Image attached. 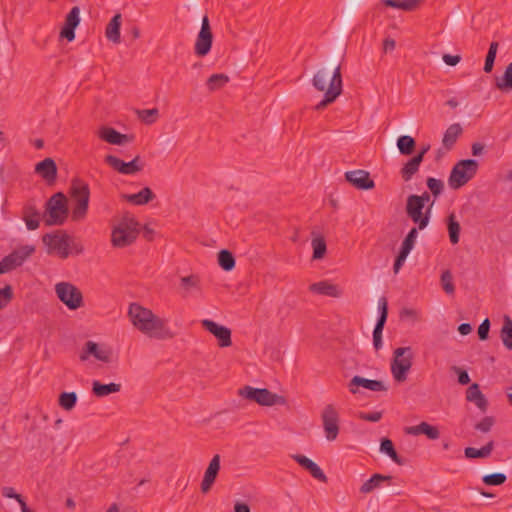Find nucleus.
Masks as SVG:
<instances>
[{"label":"nucleus","mask_w":512,"mask_h":512,"mask_svg":"<svg viewBox=\"0 0 512 512\" xmlns=\"http://www.w3.org/2000/svg\"><path fill=\"white\" fill-rule=\"evenodd\" d=\"M128 314L134 327L151 338L168 340L175 336L168 327V320L158 317L148 308L131 303Z\"/></svg>","instance_id":"nucleus-1"},{"label":"nucleus","mask_w":512,"mask_h":512,"mask_svg":"<svg viewBox=\"0 0 512 512\" xmlns=\"http://www.w3.org/2000/svg\"><path fill=\"white\" fill-rule=\"evenodd\" d=\"M312 84L316 90L325 91L323 99L315 106L316 110H322L333 103L342 93L343 83L340 64L332 59L315 73Z\"/></svg>","instance_id":"nucleus-2"},{"label":"nucleus","mask_w":512,"mask_h":512,"mask_svg":"<svg viewBox=\"0 0 512 512\" xmlns=\"http://www.w3.org/2000/svg\"><path fill=\"white\" fill-rule=\"evenodd\" d=\"M70 196L74 202L71 219L75 222L85 219L89 206L90 189L83 180L75 178L71 182Z\"/></svg>","instance_id":"nucleus-3"},{"label":"nucleus","mask_w":512,"mask_h":512,"mask_svg":"<svg viewBox=\"0 0 512 512\" xmlns=\"http://www.w3.org/2000/svg\"><path fill=\"white\" fill-rule=\"evenodd\" d=\"M139 235V223L129 214L122 217L119 224L112 230L113 246L123 248L131 245Z\"/></svg>","instance_id":"nucleus-4"},{"label":"nucleus","mask_w":512,"mask_h":512,"mask_svg":"<svg viewBox=\"0 0 512 512\" xmlns=\"http://www.w3.org/2000/svg\"><path fill=\"white\" fill-rule=\"evenodd\" d=\"M478 161L475 159H463L458 161L452 168L448 184L452 189H459L474 178L478 171Z\"/></svg>","instance_id":"nucleus-5"},{"label":"nucleus","mask_w":512,"mask_h":512,"mask_svg":"<svg viewBox=\"0 0 512 512\" xmlns=\"http://www.w3.org/2000/svg\"><path fill=\"white\" fill-rule=\"evenodd\" d=\"M67 198L57 192L46 203L45 224L47 226L62 225L68 217Z\"/></svg>","instance_id":"nucleus-6"},{"label":"nucleus","mask_w":512,"mask_h":512,"mask_svg":"<svg viewBox=\"0 0 512 512\" xmlns=\"http://www.w3.org/2000/svg\"><path fill=\"white\" fill-rule=\"evenodd\" d=\"M433 205L434 200L428 205L426 211L423 212L425 206L419 198H415L414 194L407 197L405 206L406 214L412 222L418 226L419 230H423L428 226Z\"/></svg>","instance_id":"nucleus-7"},{"label":"nucleus","mask_w":512,"mask_h":512,"mask_svg":"<svg viewBox=\"0 0 512 512\" xmlns=\"http://www.w3.org/2000/svg\"><path fill=\"white\" fill-rule=\"evenodd\" d=\"M391 372L397 382H404L412 367L413 352L411 347H399L393 352Z\"/></svg>","instance_id":"nucleus-8"},{"label":"nucleus","mask_w":512,"mask_h":512,"mask_svg":"<svg viewBox=\"0 0 512 512\" xmlns=\"http://www.w3.org/2000/svg\"><path fill=\"white\" fill-rule=\"evenodd\" d=\"M42 241L47 247L48 254L57 255L61 259L69 257L71 236L65 231L58 230L54 233H47L42 237Z\"/></svg>","instance_id":"nucleus-9"},{"label":"nucleus","mask_w":512,"mask_h":512,"mask_svg":"<svg viewBox=\"0 0 512 512\" xmlns=\"http://www.w3.org/2000/svg\"><path fill=\"white\" fill-rule=\"evenodd\" d=\"M239 395L262 406L283 405L286 402L283 396L273 393L266 388L245 386L239 390Z\"/></svg>","instance_id":"nucleus-10"},{"label":"nucleus","mask_w":512,"mask_h":512,"mask_svg":"<svg viewBox=\"0 0 512 512\" xmlns=\"http://www.w3.org/2000/svg\"><path fill=\"white\" fill-rule=\"evenodd\" d=\"M57 297L70 310H76L84 305L80 289L70 282H59L55 285Z\"/></svg>","instance_id":"nucleus-11"},{"label":"nucleus","mask_w":512,"mask_h":512,"mask_svg":"<svg viewBox=\"0 0 512 512\" xmlns=\"http://www.w3.org/2000/svg\"><path fill=\"white\" fill-rule=\"evenodd\" d=\"M105 163L113 170L123 175H133L143 170L144 163L141 162L140 156H136L130 162H125L114 155H106Z\"/></svg>","instance_id":"nucleus-12"},{"label":"nucleus","mask_w":512,"mask_h":512,"mask_svg":"<svg viewBox=\"0 0 512 512\" xmlns=\"http://www.w3.org/2000/svg\"><path fill=\"white\" fill-rule=\"evenodd\" d=\"M34 251V246L26 245L3 257L0 261V269L3 274L21 266Z\"/></svg>","instance_id":"nucleus-13"},{"label":"nucleus","mask_w":512,"mask_h":512,"mask_svg":"<svg viewBox=\"0 0 512 512\" xmlns=\"http://www.w3.org/2000/svg\"><path fill=\"white\" fill-rule=\"evenodd\" d=\"M321 419L326 439L334 441L339 434V414L334 405L325 406L321 413Z\"/></svg>","instance_id":"nucleus-14"},{"label":"nucleus","mask_w":512,"mask_h":512,"mask_svg":"<svg viewBox=\"0 0 512 512\" xmlns=\"http://www.w3.org/2000/svg\"><path fill=\"white\" fill-rule=\"evenodd\" d=\"M213 34L211 31L209 19L204 16L202 19L201 29L197 35L194 53L198 57H205L209 54L212 48Z\"/></svg>","instance_id":"nucleus-15"},{"label":"nucleus","mask_w":512,"mask_h":512,"mask_svg":"<svg viewBox=\"0 0 512 512\" xmlns=\"http://www.w3.org/2000/svg\"><path fill=\"white\" fill-rule=\"evenodd\" d=\"M379 316L373 330V346L376 350L382 347V332L388 317V302L386 297L378 300Z\"/></svg>","instance_id":"nucleus-16"},{"label":"nucleus","mask_w":512,"mask_h":512,"mask_svg":"<svg viewBox=\"0 0 512 512\" xmlns=\"http://www.w3.org/2000/svg\"><path fill=\"white\" fill-rule=\"evenodd\" d=\"M201 325L217 338L220 347H229L232 345L231 330L228 327L219 325L209 319L202 320Z\"/></svg>","instance_id":"nucleus-17"},{"label":"nucleus","mask_w":512,"mask_h":512,"mask_svg":"<svg viewBox=\"0 0 512 512\" xmlns=\"http://www.w3.org/2000/svg\"><path fill=\"white\" fill-rule=\"evenodd\" d=\"M344 176L345 180L358 190H371L375 187V182L370 178V173L366 170L347 171Z\"/></svg>","instance_id":"nucleus-18"},{"label":"nucleus","mask_w":512,"mask_h":512,"mask_svg":"<svg viewBox=\"0 0 512 512\" xmlns=\"http://www.w3.org/2000/svg\"><path fill=\"white\" fill-rule=\"evenodd\" d=\"M80 24V8L74 6L65 17L64 26L60 31V38L71 42L75 39V29Z\"/></svg>","instance_id":"nucleus-19"},{"label":"nucleus","mask_w":512,"mask_h":512,"mask_svg":"<svg viewBox=\"0 0 512 512\" xmlns=\"http://www.w3.org/2000/svg\"><path fill=\"white\" fill-rule=\"evenodd\" d=\"M363 387L371 391H387V387L384 385V383L380 380H370L363 378L361 376H354L350 382H349V391L352 394H356L358 392V387Z\"/></svg>","instance_id":"nucleus-20"},{"label":"nucleus","mask_w":512,"mask_h":512,"mask_svg":"<svg viewBox=\"0 0 512 512\" xmlns=\"http://www.w3.org/2000/svg\"><path fill=\"white\" fill-rule=\"evenodd\" d=\"M292 458L305 470H307L311 476L315 479H317L320 482L327 483L328 478L323 472V470L311 459L308 457L301 455V454H295L292 455Z\"/></svg>","instance_id":"nucleus-21"},{"label":"nucleus","mask_w":512,"mask_h":512,"mask_svg":"<svg viewBox=\"0 0 512 512\" xmlns=\"http://www.w3.org/2000/svg\"><path fill=\"white\" fill-rule=\"evenodd\" d=\"M220 470V455L216 454L211 459L201 482V490L207 493L214 484Z\"/></svg>","instance_id":"nucleus-22"},{"label":"nucleus","mask_w":512,"mask_h":512,"mask_svg":"<svg viewBox=\"0 0 512 512\" xmlns=\"http://www.w3.org/2000/svg\"><path fill=\"white\" fill-rule=\"evenodd\" d=\"M98 136L109 144L122 145L132 140V136L122 134L112 127L102 126L98 131Z\"/></svg>","instance_id":"nucleus-23"},{"label":"nucleus","mask_w":512,"mask_h":512,"mask_svg":"<svg viewBox=\"0 0 512 512\" xmlns=\"http://www.w3.org/2000/svg\"><path fill=\"white\" fill-rule=\"evenodd\" d=\"M35 172L39 174L48 184L53 183L57 178V166L52 158H45L35 166Z\"/></svg>","instance_id":"nucleus-24"},{"label":"nucleus","mask_w":512,"mask_h":512,"mask_svg":"<svg viewBox=\"0 0 512 512\" xmlns=\"http://www.w3.org/2000/svg\"><path fill=\"white\" fill-rule=\"evenodd\" d=\"M90 355L94 356L97 360L109 362L111 353L107 349L99 348L97 343L88 341L86 342L85 348L80 354V360L85 361Z\"/></svg>","instance_id":"nucleus-25"},{"label":"nucleus","mask_w":512,"mask_h":512,"mask_svg":"<svg viewBox=\"0 0 512 512\" xmlns=\"http://www.w3.org/2000/svg\"><path fill=\"white\" fill-rule=\"evenodd\" d=\"M466 400L473 402L482 412L488 409V401L477 383H473L466 390Z\"/></svg>","instance_id":"nucleus-26"},{"label":"nucleus","mask_w":512,"mask_h":512,"mask_svg":"<svg viewBox=\"0 0 512 512\" xmlns=\"http://www.w3.org/2000/svg\"><path fill=\"white\" fill-rule=\"evenodd\" d=\"M155 197V194L149 187H144L138 193L135 194L122 195V198L125 199L127 202L137 206L145 205L148 202L152 201Z\"/></svg>","instance_id":"nucleus-27"},{"label":"nucleus","mask_w":512,"mask_h":512,"mask_svg":"<svg viewBox=\"0 0 512 512\" xmlns=\"http://www.w3.org/2000/svg\"><path fill=\"white\" fill-rule=\"evenodd\" d=\"M121 14L117 13L115 14L112 19L109 21V23L106 26L105 29V36L106 38L115 43L118 44L121 41V34H120V28H121Z\"/></svg>","instance_id":"nucleus-28"},{"label":"nucleus","mask_w":512,"mask_h":512,"mask_svg":"<svg viewBox=\"0 0 512 512\" xmlns=\"http://www.w3.org/2000/svg\"><path fill=\"white\" fill-rule=\"evenodd\" d=\"M392 481V476L382 475V474H374L367 481H365L360 487V493L368 494L372 492L374 489L382 486V483L387 482L390 484Z\"/></svg>","instance_id":"nucleus-29"},{"label":"nucleus","mask_w":512,"mask_h":512,"mask_svg":"<svg viewBox=\"0 0 512 512\" xmlns=\"http://www.w3.org/2000/svg\"><path fill=\"white\" fill-rule=\"evenodd\" d=\"M309 289L313 293L330 297H339L341 295V292L338 289V287L327 281L313 283L310 285Z\"/></svg>","instance_id":"nucleus-30"},{"label":"nucleus","mask_w":512,"mask_h":512,"mask_svg":"<svg viewBox=\"0 0 512 512\" xmlns=\"http://www.w3.org/2000/svg\"><path fill=\"white\" fill-rule=\"evenodd\" d=\"M463 130L459 123L451 124L445 131L442 139L443 146L447 150H451Z\"/></svg>","instance_id":"nucleus-31"},{"label":"nucleus","mask_w":512,"mask_h":512,"mask_svg":"<svg viewBox=\"0 0 512 512\" xmlns=\"http://www.w3.org/2000/svg\"><path fill=\"white\" fill-rule=\"evenodd\" d=\"M121 390V384L119 383H109L103 384L100 381H93L92 383V393L96 397H105L112 393H117Z\"/></svg>","instance_id":"nucleus-32"},{"label":"nucleus","mask_w":512,"mask_h":512,"mask_svg":"<svg viewBox=\"0 0 512 512\" xmlns=\"http://www.w3.org/2000/svg\"><path fill=\"white\" fill-rule=\"evenodd\" d=\"M23 219L28 230H35L40 225V213L33 205H27L24 207Z\"/></svg>","instance_id":"nucleus-33"},{"label":"nucleus","mask_w":512,"mask_h":512,"mask_svg":"<svg viewBox=\"0 0 512 512\" xmlns=\"http://www.w3.org/2000/svg\"><path fill=\"white\" fill-rule=\"evenodd\" d=\"M421 163L422 161H420L419 157L413 156L411 159H409L400 170L402 179L405 182L410 181L412 177L418 172Z\"/></svg>","instance_id":"nucleus-34"},{"label":"nucleus","mask_w":512,"mask_h":512,"mask_svg":"<svg viewBox=\"0 0 512 512\" xmlns=\"http://www.w3.org/2000/svg\"><path fill=\"white\" fill-rule=\"evenodd\" d=\"M495 87L501 92L512 90V62L508 64L502 76L496 77Z\"/></svg>","instance_id":"nucleus-35"},{"label":"nucleus","mask_w":512,"mask_h":512,"mask_svg":"<svg viewBox=\"0 0 512 512\" xmlns=\"http://www.w3.org/2000/svg\"><path fill=\"white\" fill-rule=\"evenodd\" d=\"M447 229L450 242L455 245L459 242L461 226L457 221L455 214L451 213L447 217Z\"/></svg>","instance_id":"nucleus-36"},{"label":"nucleus","mask_w":512,"mask_h":512,"mask_svg":"<svg viewBox=\"0 0 512 512\" xmlns=\"http://www.w3.org/2000/svg\"><path fill=\"white\" fill-rule=\"evenodd\" d=\"M494 447V442L489 441L486 445L483 447L477 449L474 447H467L464 450V454L467 458H486L490 456L492 450Z\"/></svg>","instance_id":"nucleus-37"},{"label":"nucleus","mask_w":512,"mask_h":512,"mask_svg":"<svg viewBox=\"0 0 512 512\" xmlns=\"http://www.w3.org/2000/svg\"><path fill=\"white\" fill-rule=\"evenodd\" d=\"M380 451L388 455L396 464L403 465L404 460L397 454L393 442L388 438H383L380 443Z\"/></svg>","instance_id":"nucleus-38"},{"label":"nucleus","mask_w":512,"mask_h":512,"mask_svg":"<svg viewBox=\"0 0 512 512\" xmlns=\"http://www.w3.org/2000/svg\"><path fill=\"white\" fill-rule=\"evenodd\" d=\"M500 337L504 346L508 350H512V320L509 316L504 317L503 326L501 328Z\"/></svg>","instance_id":"nucleus-39"},{"label":"nucleus","mask_w":512,"mask_h":512,"mask_svg":"<svg viewBox=\"0 0 512 512\" xmlns=\"http://www.w3.org/2000/svg\"><path fill=\"white\" fill-rule=\"evenodd\" d=\"M415 146V139L409 135H402L397 139V147L402 155H411Z\"/></svg>","instance_id":"nucleus-40"},{"label":"nucleus","mask_w":512,"mask_h":512,"mask_svg":"<svg viewBox=\"0 0 512 512\" xmlns=\"http://www.w3.org/2000/svg\"><path fill=\"white\" fill-rule=\"evenodd\" d=\"M218 264L224 271H231L235 267V258L229 250L222 249L218 252Z\"/></svg>","instance_id":"nucleus-41"},{"label":"nucleus","mask_w":512,"mask_h":512,"mask_svg":"<svg viewBox=\"0 0 512 512\" xmlns=\"http://www.w3.org/2000/svg\"><path fill=\"white\" fill-rule=\"evenodd\" d=\"M421 1L422 0H384V4L388 7L412 11Z\"/></svg>","instance_id":"nucleus-42"},{"label":"nucleus","mask_w":512,"mask_h":512,"mask_svg":"<svg viewBox=\"0 0 512 512\" xmlns=\"http://www.w3.org/2000/svg\"><path fill=\"white\" fill-rule=\"evenodd\" d=\"M180 286L185 291V295L189 294L192 290H200V278L194 274L182 277Z\"/></svg>","instance_id":"nucleus-43"},{"label":"nucleus","mask_w":512,"mask_h":512,"mask_svg":"<svg viewBox=\"0 0 512 512\" xmlns=\"http://www.w3.org/2000/svg\"><path fill=\"white\" fill-rule=\"evenodd\" d=\"M418 226L410 229L404 240L402 241L401 247L399 251L406 253L409 255L411 250L413 249L417 236H418Z\"/></svg>","instance_id":"nucleus-44"},{"label":"nucleus","mask_w":512,"mask_h":512,"mask_svg":"<svg viewBox=\"0 0 512 512\" xmlns=\"http://www.w3.org/2000/svg\"><path fill=\"white\" fill-rule=\"evenodd\" d=\"M229 77L225 74H212L206 82V85L210 91H215L222 88L226 83H228Z\"/></svg>","instance_id":"nucleus-45"},{"label":"nucleus","mask_w":512,"mask_h":512,"mask_svg":"<svg viewBox=\"0 0 512 512\" xmlns=\"http://www.w3.org/2000/svg\"><path fill=\"white\" fill-rule=\"evenodd\" d=\"M77 394L75 392H63L59 396V405L64 410H72L77 403Z\"/></svg>","instance_id":"nucleus-46"},{"label":"nucleus","mask_w":512,"mask_h":512,"mask_svg":"<svg viewBox=\"0 0 512 512\" xmlns=\"http://www.w3.org/2000/svg\"><path fill=\"white\" fill-rule=\"evenodd\" d=\"M313 259H321L324 257L327 247L325 239L321 236L312 240Z\"/></svg>","instance_id":"nucleus-47"},{"label":"nucleus","mask_w":512,"mask_h":512,"mask_svg":"<svg viewBox=\"0 0 512 512\" xmlns=\"http://www.w3.org/2000/svg\"><path fill=\"white\" fill-rule=\"evenodd\" d=\"M507 477L503 473H492L483 476L482 481L489 486H499L505 483Z\"/></svg>","instance_id":"nucleus-48"},{"label":"nucleus","mask_w":512,"mask_h":512,"mask_svg":"<svg viewBox=\"0 0 512 512\" xmlns=\"http://www.w3.org/2000/svg\"><path fill=\"white\" fill-rule=\"evenodd\" d=\"M426 184L434 198H437L439 195H441L444 190V183L440 179L428 177Z\"/></svg>","instance_id":"nucleus-49"},{"label":"nucleus","mask_w":512,"mask_h":512,"mask_svg":"<svg viewBox=\"0 0 512 512\" xmlns=\"http://www.w3.org/2000/svg\"><path fill=\"white\" fill-rule=\"evenodd\" d=\"M158 113V109L156 108L144 109L138 111V116L146 124H152L156 121Z\"/></svg>","instance_id":"nucleus-50"},{"label":"nucleus","mask_w":512,"mask_h":512,"mask_svg":"<svg viewBox=\"0 0 512 512\" xmlns=\"http://www.w3.org/2000/svg\"><path fill=\"white\" fill-rule=\"evenodd\" d=\"M441 284L444 291L447 294H452L455 291V286L452 282V274L449 270H446L441 275Z\"/></svg>","instance_id":"nucleus-51"},{"label":"nucleus","mask_w":512,"mask_h":512,"mask_svg":"<svg viewBox=\"0 0 512 512\" xmlns=\"http://www.w3.org/2000/svg\"><path fill=\"white\" fill-rule=\"evenodd\" d=\"M13 297V290L10 285L0 289V310L5 308Z\"/></svg>","instance_id":"nucleus-52"},{"label":"nucleus","mask_w":512,"mask_h":512,"mask_svg":"<svg viewBox=\"0 0 512 512\" xmlns=\"http://www.w3.org/2000/svg\"><path fill=\"white\" fill-rule=\"evenodd\" d=\"M495 423V419L492 416H485L480 422L475 424V429L482 432H489Z\"/></svg>","instance_id":"nucleus-53"},{"label":"nucleus","mask_w":512,"mask_h":512,"mask_svg":"<svg viewBox=\"0 0 512 512\" xmlns=\"http://www.w3.org/2000/svg\"><path fill=\"white\" fill-rule=\"evenodd\" d=\"M423 434L431 440H436L440 436V432L436 426H432L427 422H423Z\"/></svg>","instance_id":"nucleus-54"},{"label":"nucleus","mask_w":512,"mask_h":512,"mask_svg":"<svg viewBox=\"0 0 512 512\" xmlns=\"http://www.w3.org/2000/svg\"><path fill=\"white\" fill-rule=\"evenodd\" d=\"M383 414L381 411L374 412H360L359 418L368 422H378L381 420Z\"/></svg>","instance_id":"nucleus-55"},{"label":"nucleus","mask_w":512,"mask_h":512,"mask_svg":"<svg viewBox=\"0 0 512 512\" xmlns=\"http://www.w3.org/2000/svg\"><path fill=\"white\" fill-rule=\"evenodd\" d=\"M2 495L6 498H11V499L17 500L20 505L25 502L23 497L20 494L16 493L15 489L12 487H8V486L3 487Z\"/></svg>","instance_id":"nucleus-56"},{"label":"nucleus","mask_w":512,"mask_h":512,"mask_svg":"<svg viewBox=\"0 0 512 512\" xmlns=\"http://www.w3.org/2000/svg\"><path fill=\"white\" fill-rule=\"evenodd\" d=\"M490 330V321L488 318L484 319L482 323L478 327V337L480 340L484 341L488 339Z\"/></svg>","instance_id":"nucleus-57"},{"label":"nucleus","mask_w":512,"mask_h":512,"mask_svg":"<svg viewBox=\"0 0 512 512\" xmlns=\"http://www.w3.org/2000/svg\"><path fill=\"white\" fill-rule=\"evenodd\" d=\"M408 257V254L403 253L402 251H399L393 265V271L395 274H397L402 266L404 265L406 258Z\"/></svg>","instance_id":"nucleus-58"},{"label":"nucleus","mask_w":512,"mask_h":512,"mask_svg":"<svg viewBox=\"0 0 512 512\" xmlns=\"http://www.w3.org/2000/svg\"><path fill=\"white\" fill-rule=\"evenodd\" d=\"M453 370L457 373L458 375V382L461 384V385H467L470 383V377H469V374L467 373L466 370H463L459 367H456L454 366L453 367Z\"/></svg>","instance_id":"nucleus-59"},{"label":"nucleus","mask_w":512,"mask_h":512,"mask_svg":"<svg viewBox=\"0 0 512 512\" xmlns=\"http://www.w3.org/2000/svg\"><path fill=\"white\" fill-rule=\"evenodd\" d=\"M400 317L401 318H409V319L416 321L419 319V313L415 309L403 308L400 311Z\"/></svg>","instance_id":"nucleus-60"},{"label":"nucleus","mask_w":512,"mask_h":512,"mask_svg":"<svg viewBox=\"0 0 512 512\" xmlns=\"http://www.w3.org/2000/svg\"><path fill=\"white\" fill-rule=\"evenodd\" d=\"M495 59H496V54H493V53H487L486 55V59H485V64H484V71L486 73H490L494 67V62H495Z\"/></svg>","instance_id":"nucleus-61"},{"label":"nucleus","mask_w":512,"mask_h":512,"mask_svg":"<svg viewBox=\"0 0 512 512\" xmlns=\"http://www.w3.org/2000/svg\"><path fill=\"white\" fill-rule=\"evenodd\" d=\"M442 59L446 65L456 66L461 61V56L460 55L444 54Z\"/></svg>","instance_id":"nucleus-62"},{"label":"nucleus","mask_w":512,"mask_h":512,"mask_svg":"<svg viewBox=\"0 0 512 512\" xmlns=\"http://www.w3.org/2000/svg\"><path fill=\"white\" fill-rule=\"evenodd\" d=\"M404 431L406 434L414 435V436L423 434V422H421L420 424H418L416 426L405 427Z\"/></svg>","instance_id":"nucleus-63"},{"label":"nucleus","mask_w":512,"mask_h":512,"mask_svg":"<svg viewBox=\"0 0 512 512\" xmlns=\"http://www.w3.org/2000/svg\"><path fill=\"white\" fill-rule=\"evenodd\" d=\"M84 251V247L80 242H75L71 237L69 252H73L75 254H81Z\"/></svg>","instance_id":"nucleus-64"}]
</instances>
